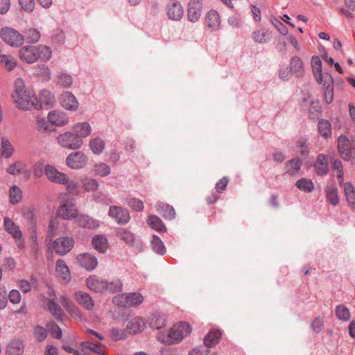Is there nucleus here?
<instances>
[{"label": "nucleus", "instance_id": "obj_1", "mask_svg": "<svg viewBox=\"0 0 355 355\" xmlns=\"http://www.w3.org/2000/svg\"><path fill=\"white\" fill-rule=\"evenodd\" d=\"M12 98L17 108L28 110L31 108L38 109L40 104L37 102V96L35 92L26 87L21 78H17L14 83Z\"/></svg>", "mask_w": 355, "mask_h": 355}, {"label": "nucleus", "instance_id": "obj_2", "mask_svg": "<svg viewBox=\"0 0 355 355\" xmlns=\"http://www.w3.org/2000/svg\"><path fill=\"white\" fill-rule=\"evenodd\" d=\"M19 58L24 62L31 64L40 60L46 62L52 55L51 49L46 45L25 46L19 51Z\"/></svg>", "mask_w": 355, "mask_h": 355}, {"label": "nucleus", "instance_id": "obj_3", "mask_svg": "<svg viewBox=\"0 0 355 355\" xmlns=\"http://www.w3.org/2000/svg\"><path fill=\"white\" fill-rule=\"evenodd\" d=\"M191 330V327L189 323L180 322L174 324L167 333H159V335H157V339L164 344L174 345L189 336Z\"/></svg>", "mask_w": 355, "mask_h": 355}, {"label": "nucleus", "instance_id": "obj_4", "mask_svg": "<svg viewBox=\"0 0 355 355\" xmlns=\"http://www.w3.org/2000/svg\"><path fill=\"white\" fill-rule=\"evenodd\" d=\"M338 151L342 159L355 164V144L344 135L338 138Z\"/></svg>", "mask_w": 355, "mask_h": 355}, {"label": "nucleus", "instance_id": "obj_5", "mask_svg": "<svg viewBox=\"0 0 355 355\" xmlns=\"http://www.w3.org/2000/svg\"><path fill=\"white\" fill-rule=\"evenodd\" d=\"M57 141L61 147L73 150L80 149L83 145V141H80L72 130L58 135Z\"/></svg>", "mask_w": 355, "mask_h": 355}, {"label": "nucleus", "instance_id": "obj_6", "mask_svg": "<svg viewBox=\"0 0 355 355\" xmlns=\"http://www.w3.org/2000/svg\"><path fill=\"white\" fill-rule=\"evenodd\" d=\"M143 301L144 297L139 293H130L116 295L113 298V302L121 307L136 306L141 304Z\"/></svg>", "mask_w": 355, "mask_h": 355}, {"label": "nucleus", "instance_id": "obj_7", "mask_svg": "<svg viewBox=\"0 0 355 355\" xmlns=\"http://www.w3.org/2000/svg\"><path fill=\"white\" fill-rule=\"evenodd\" d=\"M0 37L6 43L15 47L21 46L24 40V36L19 31L8 27L1 30Z\"/></svg>", "mask_w": 355, "mask_h": 355}, {"label": "nucleus", "instance_id": "obj_8", "mask_svg": "<svg viewBox=\"0 0 355 355\" xmlns=\"http://www.w3.org/2000/svg\"><path fill=\"white\" fill-rule=\"evenodd\" d=\"M58 215L64 220L76 219L78 216V210L72 199H66L61 201L58 209Z\"/></svg>", "mask_w": 355, "mask_h": 355}, {"label": "nucleus", "instance_id": "obj_9", "mask_svg": "<svg viewBox=\"0 0 355 355\" xmlns=\"http://www.w3.org/2000/svg\"><path fill=\"white\" fill-rule=\"evenodd\" d=\"M88 162L87 155L81 151L72 152L66 157V165L73 170L83 168Z\"/></svg>", "mask_w": 355, "mask_h": 355}, {"label": "nucleus", "instance_id": "obj_10", "mask_svg": "<svg viewBox=\"0 0 355 355\" xmlns=\"http://www.w3.org/2000/svg\"><path fill=\"white\" fill-rule=\"evenodd\" d=\"M44 171L47 180L51 182L61 184L67 182V175L59 171L53 165H45Z\"/></svg>", "mask_w": 355, "mask_h": 355}, {"label": "nucleus", "instance_id": "obj_11", "mask_svg": "<svg viewBox=\"0 0 355 355\" xmlns=\"http://www.w3.org/2000/svg\"><path fill=\"white\" fill-rule=\"evenodd\" d=\"M108 215L118 224H126L130 219V214L125 209L119 206H110Z\"/></svg>", "mask_w": 355, "mask_h": 355}, {"label": "nucleus", "instance_id": "obj_12", "mask_svg": "<svg viewBox=\"0 0 355 355\" xmlns=\"http://www.w3.org/2000/svg\"><path fill=\"white\" fill-rule=\"evenodd\" d=\"M73 244L74 241L71 237L64 236L56 239L53 245L58 254L64 255L72 249Z\"/></svg>", "mask_w": 355, "mask_h": 355}, {"label": "nucleus", "instance_id": "obj_13", "mask_svg": "<svg viewBox=\"0 0 355 355\" xmlns=\"http://www.w3.org/2000/svg\"><path fill=\"white\" fill-rule=\"evenodd\" d=\"M76 261L82 268L87 270H93L98 264L96 257L89 253L78 254Z\"/></svg>", "mask_w": 355, "mask_h": 355}, {"label": "nucleus", "instance_id": "obj_14", "mask_svg": "<svg viewBox=\"0 0 355 355\" xmlns=\"http://www.w3.org/2000/svg\"><path fill=\"white\" fill-rule=\"evenodd\" d=\"M72 131L80 141H83L85 138L91 135L92 128L88 122H78L73 125Z\"/></svg>", "mask_w": 355, "mask_h": 355}, {"label": "nucleus", "instance_id": "obj_15", "mask_svg": "<svg viewBox=\"0 0 355 355\" xmlns=\"http://www.w3.org/2000/svg\"><path fill=\"white\" fill-rule=\"evenodd\" d=\"M202 12V5L200 1H189L187 8V17L191 22H196L200 19Z\"/></svg>", "mask_w": 355, "mask_h": 355}, {"label": "nucleus", "instance_id": "obj_16", "mask_svg": "<svg viewBox=\"0 0 355 355\" xmlns=\"http://www.w3.org/2000/svg\"><path fill=\"white\" fill-rule=\"evenodd\" d=\"M47 118L49 123L56 126H64L69 123V116L61 111H51Z\"/></svg>", "mask_w": 355, "mask_h": 355}, {"label": "nucleus", "instance_id": "obj_17", "mask_svg": "<svg viewBox=\"0 0 355 355\" xmlns=\"http://www.w3.org/2000/svg\"><path fill=\"white\" fill-rule=\"evenodd\" d=\"M76 224L83 228L95 230L99 227V222L85 214H78L76 218Z\"/></svg>", "mask_w": 355, "mask_h": 355}, {"label": "nucleus", "instance_id": "obj_18", "mask_svg": "<svg viewBox=\"0 0 355 355\" xmlns=\"http://www.w3.org/2000/svg\"><path fill=\"white\" fill-rule=\"evenodd\" d=\"M167 15L172 20H180L184 15L183 6L178 1H172L167 7Z\"/></svg>", "mask_w": 355, "mask_h": 355}, {"label": "nucleus", "instance_id": "obj_19", "mask_svg": "<svg viewBox=\"0 0 355 355\" xmlns=\"http://www.w3.org/2000/svg\"><path fill=\"white\" fill-rule=\"evenodd\" d=\"M55 272L64 284L71 280V274L68 266L62 259H58L55 265Z\"/></svg>", "mask_w": 355, "mask_h": 355}, {"label": "nucleus", "instance_id": "obj_20", "mask_svg": "<svg viewBox=\"0 0 355 355\" xmlns=\"http://www.w3.org/2000/svg\"><path fill=\"white\" fill-rule=\"evenodd\" d=\"M87 287L96 292H103L105 291L106 280L96 275L89 276L87 279Z\"/></svg>", "mask_w": 355, "mask_h": 355}, {"label": "nucleus", "instance_id": "obj_21", "mask_svg": "<svg viewBox=\"0 0 355 355\" xmlns=\"http://www.w3.org/2000/svg\"><path fill=\"white\" fill-rule=\"evenodd\" d=\"M61 103L64 108L71 111H75L78 107V102L73 94L70 92H64L61 96Z\"/></svg>", "mask_w": 355, "mask_h": 355}, {"label": "nucleus", "instance_id": "obj_22", "mask_svg": "<svg viewBox=\"0 0 355 355\" xmlns=\"http://www.w3.org/2000/svg\"><path fill=\"white\" fill-rule=\"evenodd\" d=\"M75 300L87 310H91L94 302L92 297L87 293L83 291L76 292L74 295Z\"/></svg>", "mask_w": 355, "mask_h": 355}, {"label": "nucleus", "instance_id": "obj_23", "mask_svg": "<svg viewBox=\"0 0 355 355\" xmlns=\"http://www.w3.org/2000/svg\"><path fill=\"white\" fill-rule=\"evenodd\" d=\"M311 67L313 75L319 84H322L325 76L322 73V61L318 56L314 55L311 58Z\"/></svg>", "mask_w": 355, "mask_h": 355}, {"label": "nucleus", "instance_id": "obj_24", "mask_svg": "<svg viewBox=\"0 0 355 355\" xmlns=\"http://www.w3.org/2000/svg\"><path fill=\"white\" fill-rule=\"evenodd\" d=\"M146 327L144 320L141 318H135L128 322L126 326V331L135 334L141 332Z\"/></svg>", "mask_w": 355, "mask_h": 355}, {"label": "nucleus", "instance_id": "obj_25", "mask_svg": "<svg viewBox=\"0 0 355 355\" xmlns=\"http://www.w3.org/2000/svg\"><path fill=\"white\" fill-rule=\"evenodd\" d=\"M3 226L6 231L10 234L14 239H19L22 236V232L19 226L10 218L6 217L4 218Z\"/></svg>", "mask_w": 355, "mask_h": 355}, {"label": "nucleus", "instance_id": "obj_26", "mask_svg": "<svg viewBox=\"0 0 355 355\" xmlns=\"http://www.w3.org/2000/svg\"><path fill=\"white\" fill-rule=\"evenodd\" d=\"M315 172L318 175H325L329 171L327 157L324 154H319L315 164Z\"/></svg>", "mask_w": 355, "mask_h": 355}, {"label": "nucleus", "instance_id": "obj_27", "mask_svg": "<svg viewBox=\"0 0 355 355\" xmlns=\"http://www.w3.org/2000/svg\"><path fill=\"white\" fill-rule=\"evenodd\" d=\"M15 148L10 141L6 137H1L0 144V154L5 158H10L14 153Z\"/></svg>", "mask_w": 355, "mask_h": 355}, {"label": "nucleus", "instance_id": "obj_28", "mask_svg": "<svg viewBox=\"0 0 355 355\" xmlns=\"http://www.w3.org/2000/svg\"><path fill=\"white\" fill-rule=\"evenodd\" d=\"M322 85L324 86V99L327 103H331L334 98L333 80L331 77L326 74L325 79Z\"/></svg>", "mask_w": 355, "mask_h": 355}, {"label": "nucleus", "instance_id": "obj_29", "mask_svg": "<svg viewBox=\"0 0 355 355\" xmlns=\"http://www.w3.org/2000/svg\"><path fill=\"white\" fill-rule=\"evenodd\" d=\"M206 26L211 31L216 30L220 25V17L215 10H210L205 17Z\"/></svg>", "mask_w": 355, "mask_h": 355}, {"label": "nucleus", "instance_id": "obj_30", "mask_svg": "<svg viewBox=\"0 0 355 355\" xmlns=\"http://www.w3.org/2000/svg\"><path fill=\"white\" fill-rule=\"evenodd\" d=\"M290 71L297 76H302L304 72V64L302 60L297 56L293 57L290 62Z\"/></svg>", "mask_w": 355, "mask_h": 355}, {"label": "nucleus", "instance_id": "obj_31", "mask_svg": "<svg viewBox=\"0 0 355 355\" xmlns=\"http://www.w3.org/2000/svg\"><path fill=\"white\" fill-rule=\"evenodd\" d=\"M37 102L40 104L37 110L42 108L44 105L52 106L55 103V97L50 91L44 89L40 93Z\"/></svg>", "mask_w": 355, "mask_h": 355}, {"label": "nucleus", "instance_id": "obj_32", "mask_svg": "<svg viewBox=\"0 0 355 355\" xmlns=\"http://www.w3.org/2000/svg\"><path fill=\"white\" fill-rule=\"evenodd\" d=\"M92 246L99 252L104 253L108 248V242L104 235H96L92 239Z\"/></svg>", "mask_w": 355, "mask_h": 355}, {"label": "nucleus", "instance_id": "obj_33", "mask_svg": "<svg viewBox=\"0 0 355 355\" xmlns=\"http://www.w3.org/2000/svg\"><path fill=\"white\" fill-rule=\"evenodd\" d=\"M221 333L218 330H211L204 338V344L207 347H212L219 343Z\"/></svg>", "mask_w": 355, "mask_h": 355}, {"label": "nucleus", "instance_id": "obj_34", "mask_svg": "<svg viewBox=\"0 0 355 355\" xmlns=\"http://www.w3.org/2000/svg\"><path fill=\"white\" fill-rule=\"evenodd\" d=\"M82 351L85 355H88L86 350L89 349L100 355H105V350L104 347L100 345L94 344L89 341H84L81 343Z\"/></svg>", "mask_w": 355, "mask_h": 355}, {"label": "nucleus", "instance_id": "obj_35", "mask_svg": "<svg viewBox=\"0 0 355 355\" xmlns=\"http://www.w3.org/2000/svg\"><path fill=\"white\" fill-rule=\"evenodd\" d=\"M325 192L327 202L333 206H336L339 202L338 189L333 185H329L326 187Z\"/></svg>", "mask_w": 355, "mask_h": 355}, {"label": "nucleus", "instance_id": "obj_36", "mask_svg": "<svg viewBox=\"0 0 355 355\" xmlns=\"http://www.w3.org/2000/svg\"><path fill=\"white\" fill-rule=\"evenodd\" d=\"M60 302L66 310L73 317H80V312L79 309L65 296L60 297Z\"/></svg>", "mask_w": 355, "mask_h": 355}, {"label": "nucleus", "instance_id": "obj_37", "mask_svg": "<svg viewBox=\"0 0 355 355\" xmlns=\"http://www.w3.org/2000/svg\"><path fill=\"white\" fill-rule=\"evenodd\" d=\"M24 352V345L19 340L12 341L6 349V355H22Z\"/></svg>", "mask_w": 355, "mask_h": 355}, {"label": "nucleus", "instance_id": "obj_38", "mask_svg": "<svg viewBox=\"0 0 355 355\" xmlns=\"http://www.w3.org/2000/svg\"><path fill=\"white\" fill-rule=\"evenodd\" d=\"M89 146L94 154L100 155L105 148V142L101 138L95 137L89 141Z\"/></svg>", "mask_w": 355, "mask_h": 355}, {"label": "nucleus", "instance_id": "obj_39", "mask_svg": "<svg viewBox=\"0 0 355 355\" xmlns=\"http://www.w3.org/2000/svg\"><path fill=\"white\" fill-rule=\"evenodd\" d=\"M23 216L28 221V230L32 231V227L34 225L36 228V222L35 220L34 209L31 207H24L21 208Z\"/></svg>", "mask_w": 355, "mask_h": 355}, {"label": "nucleus", "instance_id": "obj_40", "mask_svg": "<svg viewBox=\"0 0 355 355\" xmlns=\"http://www.w3.org/2000/svg\"><path fill=\"white\" fill-rule=\"evenodd\" d=\"M295 185L298 189L306 193L313 191L315 188L312 180L308 178L300 179L296 182Z\"/></svg>", "mask_w": 355, "mask_h": 355}, {"label": "nucleus", "instance_id": "obj_41", "mask_svg": "<svg viewBox=\"0 0 355 355\" xmlns=\"http://www.w3.org/2000/svg\"><path fill=\"white\" fill-rule=\"evenodd\" d=\"M22 199V191L21 189L12 185L9 190V201L12 205L18 204Z\"/></svg>", "mask_w": 355, "mask_h": 355}, {"label": "nucleus", "instance_id": "obj_42", "mask_svg": "<svg viewBox=\"0 0 355 355\" xmlns=\"http://www.w3.org/2000/svg\"><path fill=\"white\" fill-rule=\"evenodd\" d=\"M27 167L26 164L22 161H17L15 163L10 164L6 171L9 174L17 175L22 173L25 168Z\"/></svg>", "mask_w": 355, "mask_h": 355}, {"label": "nucleus", "instance_id": "obj_43", "mask_svg": "<svg viewBox=\"0 0 355 355\" xmlns=\"http://www.w3.org/2000/svg\"><path fill=\"white\" fill-rule=\"evenodd\" d=\"M48 309L52 315L58 320H62L64 316L60 306L53 300L46 299Z\"/></svg>", "mask_w": 355, "mask_h": 355}, {"label": "nucleus", "instance_id": "obj_44", "mask_svg": "<svg viewBox=\"0 0 355 355\" xmlns=\"http://www.w3.org/2000/svg\"><path fill=\"white\" fill-rule=\"evenodd\" d=\"M252 37L257 43H265L270 39V33L267 30L261 28L254 31Z\"/></svg>", "mask_w": 355, "mask_h": 355}, {"label": "nucleus", "instance_id": "obj_45", "mask_svg": "<svg viewBox=\"0 0 355 355\" xmlns=\"http://www.w3.org/2000/svg\"><path fill=\"white\" fill-rule=\"evenodd\" d=\"M344 191L348 203L355 208V189L353 185L347 182L344 184Z\"/></svg>", "mask_w": 355, "mask_h": 355}, {"label": "nucleus", "instance_id": "obj_46", "mask_svg": "<svg viewBox=\"0 0 355 355\" xmlns=\"http://www.w3.org/2000/svg\"><path fill=\"white\" fill-rule=\"evenodd\" d=\"M0 63L3 64L8 71L14 69L17 65L15 59L12 56L6 54H0Z\"/></svg>", "mask_w": 355, "mask_h": 355}, {"label": "nucleus", "instance_id": "obj_47", "mask_svg": "<svg viewBox=\"0 0 355 355\" xmlns=\"http://www.w3.org/2000/svg\"><path fill=\"white\" fill-rule=\"evenodd\" d=\"M301 160L299 159H291L287 164L286 166V172L291 175H294L297 174L301 167Z\"/></svg>", "mask_w": 355, "mask_h": 355}, {"label": "nucleus", "instance_id": "obj_48", "mask_svg": "<svg viewBox=\"0 0 355 355\" xmlns=\"http://www.w3.org/2000/svg\"><path fill=\"white\" fill-rule=\"evenodd\" d=\"M123 283L119 279H116L111 282H107L106 280V285L104 291H107L110 293H116L120 292L122 290Z\"/></svg>", "mask_w": 355, "mask_h": 355}, {"label": "nucleus", "instance_id": "obj_49", "mask_svg": "<svg viewBox=\"0 0 355 355\" xmlns=\"http://www.w3.org/2000/svg\"><path fill=\"white\" fill-rule=\"evenodd\" d=\"M26 40L29 43L37 42L41 37L40 31L34 28H30L24 32Z\"/></svg>", "mask_w": 355, "mask_h": 355}, {"label": "nucleus", "instance_id": "obj_50", "mask_svg": "<svg viewBox=\"0 0 355 355\" xmlns=\"http://www.w3.org/2000/svg\"><path fill=\"white\" fill-rule=\"evenodd\" d=\"M116 236L128 244H131L135 241L134 234L127 229H119L116 231Z\"/></svg>", "mask_w": 355, "mask_h": 355}, {"label": "nucleus", "instance_id": "obj_51", "mask_svg": "<svg viewBox=\"0 0 355 355\" xmlns=\"http://www.w3.org/2000/svg\"><path fill=\"white\" fill-rule=\"evenodd\" d=\"M159 207L160 210V214L162 217L168 220H171L175 218V211L174 209L169 205L162 204L159 205Z\"/></svg>", "mask_w": 355, "mask_h": 355}, {"label": "nucleus", "instance_id": "obj_52", "mask_svg": "<svg viewBox=\"0 0 355 355\" xmlns=\"http://www.w3.org/2000/svg\"><path fill=\"white\" fill-rule=\"evenodd\" d=\"M81 184L83 188L88 192L96 191L98 187L96 180L87 177L81 180Z\"/></svg>", "mask_w": 355, "mask_h": 355}, {"label": "nucleus", "instance_id": "obj_53", "mask_svg": "<svg viewBox=\"0 0 355 355\" xmlns=\"http://www.w3.org/2000/svg\"><path fill=\"white\" fill-rule=\"evenodd\" d=\"M30 242H31V251L33 253L35 257H37L38 253V244H37V230L36 227L33 225L32 231H30Z\"/></svg>", "mask_w": 355, "mask_h": 355}, {"label": "nucleus", "instance_id": "obj_54", "mask_svg": "<svg viewBox=\"0 0 355 355\" xmlns=\"http://www.w3.org/2000/svg\"><path fill=\"white\" fill-rule=\"evenodd\" d=\"M94 171L96 175L105 177L110 173L111 169L107 164L101 162L94 165Z\"/></svg>", "mask_w": 355, "mask_h": 355}, {"label": "nucleus", "instance_id": "obj_55", "mask_svg": "<svg viewBox=\"0 0 355 355\" xmlns=\"http://www.w3.org/2000/svg\"><path fill=\"white\" fill-rule=\"evenodd\" d=\"M336 315L340 320L344 321H347L350 318L349 309L343 304L336 306Z\"/></svg>", "mask_w": 355, "mask_h": 355}, {"label": "nucleus", "instance_id": "obj_56", "mask_svg": "<svg viewBox=\"0 0 355 355\" xmlns=\"http://www.w3.org/2000/svg\"><path fill=\"white\" fill-rule=\"evenodd\" d=\"M318 131L320 134L324 137H327L331 135V125L328 121L321 120L318 123Z\"/></svg>", "mask_w": 355, "mask_h": 355}, {"label": "nucleus", "instance_id": "obj_57", "mask_svg": "<svg viewBox=\"0 0 355 355\" xmlns=\"http://www.w3.org/2000/svg\"><path fill=\"white\" fill-rule=\"evenodd\" d=\"M126 200L128 205L137 211H141L144 209V203L139 199L129 197Z\"/></svg>", "mask_w": 355, "mask_h": 355}, {"label": "nucleus", "instance_id": "obj_58", "mask_svg": "<svg viewBox=\"0 0 355 355\" xmlns=\"http://www.w3.org/2000/svg\"><path fill=\"white\" fill-rule=\"evenodd\" d=\"M332 168L337 171L336 177L338 179L339 183H343L344 173L342 162L338 159H334L332 164Z\"/></svg>", "mask_w": 355, "mask_h": 355}, {"label": "nucleus", "instance_id": "obj_59", "mask_svg": "<svg viewBox=\"0 0 355 355\" xmlns=\"http://www.w3.org/2000/svg\"><path fill=\"white\" fill-rule=\"evenodd\" d=\"M58 83L64 87H69L72 85L73 79L71 76L66 73H61L58 76Z\"/></svg>", "mask_w": 355, "mask_h": 355}, {"label": "nucleus", "instance_id": "obj_60", "mask_svg": "<svg viewBox=\"0 0 355 355\" xmlns=\"http://www.w3.org/2000/svg\"><path fill=\"white\" fill-rule=\"evenodd\" d=\"M355 11V1H347L346 8H341L340 12L346 17H351L352 13Z\"/></svg>", "mask_w": 355, "mask_h": 355}, {"label": "nucleus", "instance_id": "obj_61", "mask_svg": "<svg viewBox=\"0 0 355 355\" xmlns=\"http://www.w3.org/2000/svg\"><path fill=\"white\" fill-rule=\"evenodd\" d=\"M58 229V223L55 219H51L49 221L47 232V238L51 240L56 235V231Z\"/></svg>", "mask_w": 355, "mask_h": 355}, {"label": "nucleus", "instance_id": "obj_62", "mask_svg": "<svg viewBox=\"0 0 355 355\" xmlns=\"http://www.w3.org/2000/svg\"><path fill=\"white\" fill-rule=\"evenodd\" d=\"M110 333H111L112 338L116 340L124 339L126 337V329L125 330H120L118 328L113 327L110 330Z\"/></svg>", "mask_w": 355, "mask_h": 355}, {"label": "nucleus", "instance_id": "obj_63", "mask_svg": "<svg viewBox=\"0 0 355 355\" xmlns=\"http://www.w3.org/2000/svg\"><path fill=\"white\" fill-rule=\"evenodd\" d=\"M34 334L38 341H42L46 338L47 331L44 327L38 326L35 327Z\"/></svg>", "mask_w": 355, "mask_h": 355}, {"label": "nucleus", "instance_id": "obj_64", "mask_svg": "<svg viewBox=\"0 0 355 355\" xmlns=\"http://www.w3.org/2000/svg\"><path fill=\"white\" fill-rule=\"evenodd\" d=\"M48 327L53 337L58 339L62 337V330L58 324L52 323Z\"/></svg>", "mask_w": 355, "mask_h": 355}]
</instances>
